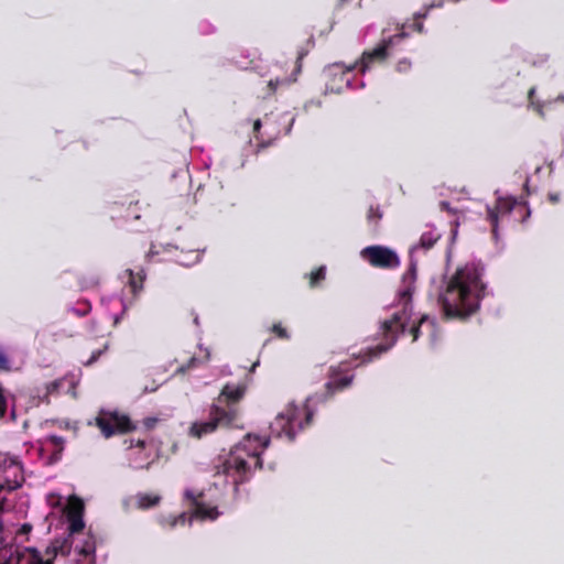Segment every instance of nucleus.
Masks as SVG:
<instances>
[{"label": "nucleus", "mask_w": 564, "mask_h": 564, "mask_svg": "<svg viewBox=\"0 0 564 564\" xmlns=\"http://www.w3.org/2000/svg\"><path fill=\"white\" fill-rule=\"evenodd\" d=\"M534 94V89L531 88L530 91H529V95L532 96Z\"/></svg>", "instance_id": "obj_46"}, {"label": "nucleus", "mask_w": 564, "mask_h": 564, "mask_svg": "<svg viewBox=\"0 0 564 564\" xmlns=\"http://www.w3.org/2000/svg\"><path fill=\"white\" fill-rule=\"evenodd\" d=\"M160 501L159 496L143 494L138 497V505L141 509L154 507Z\"/></svg>", "instance_id": "obj_20"}, {"label": "nucleus", "mask_w": 564, "mask_h": 564, "mask_svg": "<svg viewBox=\"0 0 564 564\" xmlns=\"http://www.w3.org/2000/svg\"><path fill=\"white\" fill-rule=\"evenodd\" d=\"M67 521H68V531H69L68 536H70V538L73 534L80 532L85 527L83 517L68 518Z\"/></svg>", "instance_id": "obj_21"}, {"label": "nucleus", "mask_w": 564, "mask_h": 564, "mask_svg": "<svg viewBox=\"0 0 564 564\" xmlns=\"http://www.w3.org/2000/svg\"><path fill=\"white\" fill-rule=\"evenodd\" d=\"M33 527L31 523H23L18 531V535H29L32 531Z\"/></svg>", "instance_id": "obj_32"}, {"label": "nucleus", "mask_w": 564, "mask_h": 564, "mask_svg": "<svg viewBox=\"0 0 564 564\" xmlns=\"http://www.w3.org/2000/svg\"><path fill=\"white\" fill-rule=\"evenodd\" d=\"M203 490L187 488L183 492V500L191 510V516L198 520L215 521L219 518L220 512L216 505L207 503Z\"/></svg>", "instance_id": "obj_6"}, {"label": "nucleus", "mask_w": 564, "mask_h": 564, "mask_svg": "<svg viewBox=\"0 0 564 564\" xmlns=\"http://www.w3.org/2000/svg\"><path fill=\"white\" fill-rule=\"evenodd\" d=\"M124 274L128 278V286L130 288L133 296H137L143 290V283L145 281V272L143 269L139 271H133L132 269H127Z\"/></svg>", "instance_id": "obj_15"}, {"label": "nucleus", "mask_w": 564, "mask_h": 564, "mask_svg": "<svg viewBox=\"0 0 564 564\" xmlns=\"http://www.w3.org/2000/svg\"><path fill=\"white\" fill-rule=\"evenodd\" d=\"M7 411H8V402H7V398L4 395V390L1 387L0 388V419H3L6 416Z\"/></svg>", "instance_id": "obj_27"}, {"label": "nucleus", "mask_w": 564, "mask_h": 564, "mask_svg": "<svg viewBox=\"0 0 564 564\" xmlns=\"http://www.w3.org/2000/svg\"><path fill=\"white\" fill-rule=\"evenodd\" d=\"M29 552L31 553L32 558H33V563L32 564H54V558L55 557L47 556V558L44 561L42 558V556H41L40 551L37 549H35V547H30Z\"/></svg>", "instance_id": "obj_23"}, {"label": "nucleus", "mask_w": 564, "mask_h": 564, "mask_svg": "<svg viewBox=\"0 0 564 564\" xmlns=\"http://www.w3.org/2000/svg\"><path fill=\"white\" fill-rule=\"evenodd\" d=\"M96 425L107 438L115 434H123L135 430V425L130 417L118 412L101 411L96 417Z\"/></svg>", "instance_id": "obj_7"}, {"label": "nucleus", "mask_w": 564, "mask_h": 564, "mask_svg": "<svg viewBox=\"0 0 564 564\" xmlns=\"http://www.w3.org/2000/svg\"><path fill=\"white\" fill-rule=\"evenodd\" d=\"M415 282L416 263L411 261L409 268L402 275L401 286L397 295V305L400 306L401 310L394 312L390 318L381 323L380 330L383 343L367 349L362 355L361 364L369 362L391 349L397 343L399 335L405 332L413 313L412 295L415 291Z\"/></svg>", "instance_id": "obj_2"}, {"label": "nucleus", "mask_w": 564, "mask_h": 564, "mask_svg": "<svg viewBox=\"0 0 564 564\" xmlns=\"http://www.w3.org/2000/svg\"><path fill=\"white\" fill-rule=\"evenodd\" d=\"M261 128V121L258 119L253 122V132L256 133V138L258 139L257 133L259 132Z\"/></svg>", "instance_id": "obj_39"}, {"label": "nucleus", "mask_w": 564, "mask_h": 564, "mask_svg": "<svg viewBox=\"0 0 564 564\" xmlns=\"http://www.w3.org/2000/svg\"><path fill=\"white\" fill-rule=\"evenodd\" d=\"M415 28H416V30H417L419 32H422V30H423V24H422V22H416V23H415Z\"/></svg>", "instance_id": "obj_42"}, {"label": "nucleus", "mask_w": 564, "mask_h": 564, "mask_svg": "<svg viewBox=\"0 0 564 564\" xmlns=\"http://www.w3.org/2000/svg\"><path fill=\"white\" fill-rule=\"evenodd\" d=\"M107 349L108 345L105 344L102 348L93 351L90 357L86 361H83V365L86 367L94 365Z\"/></svg>", "instance_id": "obj_25"}, {"label": "nucleus", "mask_w": 564, "mask_h": 564, "mask_svg": "<svg viewBox=\"0 0 564 564\" xmlns=\"http://www.w3.org/2000/svg\"><path fill=\"white\" fill-rule=\"evenodd\" d=\"M424 324H427L431 328V332L434 330L435 328V321L434 319H431L429 317V315L426 314H423L419 321L416 323H414L411 328H410V334L412 335V340L415 341L419 339L420 337V334H421V327L424 325Z\"/></svg>", "instance_id": "obj_17"}, {"label": "nucleus", "mask_w": 564, "mask_h": 564, "mask_svg": "<svg viewBox=\"0 0 564 564\" xmlns=\"http://www.w3.org/2000/svg\"><path fill=\"white\" fill-rule=\"evenodd\" d=\"M382 212L380 207L377 206H370L367 213V221L368 226L371 228L372 231H378L380 220L382 219Z\"/></svg>", "instance_id": "obj_18"}, {"label": "nucleus", "mask_w": 564, "mask_h": 564, "mask_svg": "<svg viewBox=\"0 0 564 564\" xmlns=\"http://www.w3.org/2000/svg\"><path fill=\"white\" fill-rule=\"evenodd\" d=\"M409 67H410V63H409L408 61H400V62L398 63V66H397V68H398V70H399V72L405 70V69H408Z\"/></svg>", "instance_id": "obj_36"}, {"label": "nucleus", "mask_w": 564, "mask_h": 564, "mask_svg": "<svg viewBox=\"0 0 564 564\" xmlns=\"http://www.w3.org/2000/svg\"><path fill=\"white\" fill-rule=\"evenodd\" d=\"M405 36L404 32H401L392 37H389L388 40H383L377 47H375L371 51H366L362 53L360 63H359V70L365 74L373 63H382L384 62L389 56V47L391 46L394 39H403Z\"/></svg>", "instance_id": "obj_9"}, {"label": "nucleus", "mask_w": 564, "mask_h": 564, "mask_svg": "<svg viewBox=\"0 0 564 564\" xmlns=\"http://www.w3.org/2000/svg\"><path fill=\"white\" fill-rule=\"evenodd\" d=\"M133 446H137V447H140V448H143L145 446V441L143 440H137L135 443L133 440L130 441V445L128 446L129 448L133 447Z\"/></svg>", "instance_id": "obj_35"}, {"label": "nucleus", "mask_w": 564, "mask_h": 564, "mask_svg": "<svg viewBox=\"0 0 564 564\" xmlns=\"http://www.w3.org/2000/svg\"><path fill=\"white\" fill-rule=\"evenodd\" d=\"M83 313H78L79 315H86L90 311V304L86 303V308L82 307Z\"/></svg>", "instance_id": "obj_41"}, {"label": "nucleus", "mask_w": 564, "mask_h": 564, "mask_svg": "<svg viewBox=\"0 0 564 564\" xmlns=\"http://www.w3.org/2000/svg\"><path fill=\"white\" fill-rule=\"evenodd\" d=\"M83 313H78L79 315H86L90 311V304L86 303V308L82 307Z\"/></svg>", "instance_id": "obj_40"}, {"label": "nucleus", "mask_w": 564, "mask_h": 564, "mask_svg": "<svg viewBox=\"0 0 564 564\" xmlns=\"http://www.w3.org/2000/svg\"><path fill=\"white\" fill-rule=\"evenodd\" d=\"M547 199L552 203V204H556L561 200V195L560 193H549L547 194Z\"/></svg>", "instance_id": "obj_34"}, {"label": "nucleus", "mask_w": 564, "mask_h": 564, "mask_svg": "<svg viewBox=\"0 0 564 564\" xmlns=\"http://www.w3.org/2000/svg\"><path fill=\"white\" fill-rule=\"evenodd\" d=\"M0 564H20V557L13 553H11L8 557L0 554Z\"/></svg>", "instance_id": "obj_29"}, {"label": "nucleus", "mask_w": 564, "mask_h": 564, "mask_svg": "<svg viewBox=\"0 0 564 564\" xmlns=\"http://www.w3.org/2000/svg\"><path fill=\"white\" fill-rule=\"evenodd\" d=\"M360 256L373 268L390 270L400 265V258L397 252L386 246H368L361 250Z\"/></svg>", "instance_id": "obj_8"}, {"label": "nucleus", "mask_w": 564, "mask_h": 564, "mask_svg": "<svg viewBox=\"0 0 564 564\" xmlns=\"http://www.w3.org/2000/svg\"><path fill=\"white\" fill-rule=\"evenodd\" d=\"M72 538L54 539L45 550L46 556L56 557L57 555L68 556L72 552Z\"/></svg>", "instance_id": "obj_13"}, {"label": "nucleus", "mask_w": 564, "mask_h": 564, "mask_svg": "<svg viewBox=\"0 0 564 564\" xmlns=\"http://www.w3.org/2000/svg\"><path fill=\"white\" fill-rule=\"evenodd\" d=\"M358 65V62L354 63L352 65H350L349 67H347V72L350 73L351 70H354Z\"/></svg>", "instance_id": "obj_43"}, {"label": "nucleus", "mask_w": 564, "mask_h": 564, "mask_svg": "<svg viewBox=\"0 0 564 564\" xmlns=\"http://www.w3.org/2000/svg\"><path fill=\"white\" fill-rule=\"evenodd\" d=\"M187 521V516L185 512H182L177 516H167V517H162L160 519V524L163 527V528H169V529H173L175 528L177 524H182L184 525Z\"/></svg>", "instance_id": "obj_19"}, {"label": "nucleus", "mask_w": 564, "mask_h": 564, "mask_svg": "<svg viewBox=\"0 0 564 564\" xmlns=\"http://www.w3.org/2000/svg\"><path fill=\"white\" fill-rule=\"evenodd\" d=\"M10 370H11L10 359L4 351L0 350V371L8 372Z\"/></svg>", "instance_id": "obj_28"}, {"label": "nucleus", "mask_w": 564, "mask_h": 564, "mask_svg": "<svg viewBox=\"0 0 564 564\" xmlns=\"http://www.w3.org/2000/svg\"><path fill=\"white\" fill-rule=\"evenodd\" d=\"M280 85V80L279 79H275V80H270L268 86L269 88L271 89L272 93L275 91L276 87Z\"/></svg>", "instance_id": "obj_37"}, {"label": "nucleus", "mask_w": 564, "mask_h": 564, "mask_svg": "<svg viewBox=\"0 0 564 564\" xmlns=\"http://www.w3.org/2000/svg\"><path fill=\"white\" fill-rule=\"evenodd\" d=\"M516 203L513 198L500 197L494 207H487V219L491 225V232L495 238L498 237L499 218L509 215L516 207Z\"/></svg>", "instance_id": "obj_11"}, {"label": "nucleus", "mask_w": 564, "mask_h": 564, "mask_svg": "<svg viewBox=\"0 0 564 564\" xmlns=\"http://www.w3.org/2000/svg\"><path fill=\"white\" fill-rule=\"evenodd\" d=\"M346 372L347 369H343V365L329 367L328 381L325 383V399L350 387L354 376Z\"/></svg>", "instance_id": "obj_10"}, {"label": "nucleus", "mask_w": 564, "mask_h": 564, "mask_svg": "<svg viewBox=\"0 0 564 564\" xmlns=\"http://www.w3.org/2000/svg\"><path fill=\"white\" fill-rule=\"evenodd\" d=\"M155 422H156V419L148 417L144 420V425L147 426V429H152L154 426Z\"/></svg>", "instance_id": "obj_38"}, {"label": "nucleus", "mask_w": 564, "mask_h": 564, "mask_svg": "<svg viewBox=\"0 0 564 564\" xmlns=\"http://www.w3.org/2000/svg\"><path fill=\"white\" fill-rule=\"evenodd\" d=\"M95 552V544L91 542H85V544L78 550V553L84 556H88Z\"/></svg>", "instance_id": "obj_30"}, {"label": "nucleus", "mask_w": 564, "mask_h": 564, "mask_svg": "<svg viewBox=\"0 0 564 564\" xmlns=\"http://www.w3.org/2000/svg\"><path fill=\"white\" fill-rule=\"evenodd\" d=\"M199 360L196 357H192L186 364L180 366L176 370L178 373H185L188 370L196 368Z\"/></svg>", "instance_id": "obj_26"}, {"label": "nucleus", "mask_w": 564, "mask_h": 564, "mask_svg": "<svg viewBox=\"0 0 564 564\" xmlns=\"http://www.w3.org/2000/svg\"><path fill=\"white\" fill-rule=\"evenodd\" d=\"M269 445L270 437L246 434L216 466L217 473L230 478L238 490L239 485L249 481L254 471L262 468L261 455Z\"/></svg>", "instance_id": "obj_3"}, {"label": "nucleus", "mask_w": 564, "mask_h": 564, "mask_svg": "<svg viewBox=\"0 0 564 564\" xmlns=\"http://www.w3.org/2000/svg\"><path fill=\"white\" fill-rule=\"evenodd\" d=\"M84 509L85 506L83 500L77 496H70L64 509V513L67 519L84 517Z\"/></svg>", "instance_id": "obj_16"}, {"label": "nucleus", "mask_w": 564, "mask_h": 564, "mask_svg": "<svg viewBox=\"0 0 564 564\" xmlns=\"http://www.w3.org/2000/svg\"><path fill=\"white\" fill-rule=\"evenodd\" d=\"M323 280H325V268L324 267L317 268L310 273V285L312 288L318 285Z\"/></svg>", "instance_id": "obj_22"}, {"label": "nucleus", "mask_w": 564, "mask_h": 564, "mask_svg": "<svg viewBox=\"0 0 564 564\" xmlns=\"http://www.w3.org/2000/svg\"><path fill=\"white\" fill-rule=\"evenodd\" d=\"M307 55V51L301 50L297 53L295 73H300L302 68V61Z\"/></svg>", "instance_id": "obj_31"}, {"label": "nucleus", "mask_w": 564, "mask_h": 564, "mask_svg": "<svg viewBox=\"0 0 564 564\" xmlns=\"http://www.w3.org/2000/svg\"><path fill=\"white\" fill-rule=\"evenodd\" d=\"M441 206H442L443 209H448L449 208V204L446 203V202H442Z\"/></svg>", "instance_id": "obj_44"}, {"label": "nucleus", "mask_w": 564, "mask_h": 564, "mask_svg": "<svg viewBox=\"0 0 564 564\" xmlns=\"http://www.w3.org/2000/svg\"><path fill=\"white\" fill-rule=\"evenodd\" d=\"M108 209L112 219L123 218L124 220H138L141 217L139 203L137 200H129L128 203L113 202L109 205Z\"/></svg>", "instance_id": "obj_12"}, {"label": "nucleus", "mask_w": 564, "mask_h": 564, "mask_svg": "<svg viewBox=\"0 0 564 564\" xmlns=\"http://www.w3.org/2000/svg\"><path fill=\"white\" fill-rule=\"evenodd\" d=\"M50 442H51L55 447H59L61 449L63 448L64 438H63L62 436L52 435V436H50Z\"/></svg>", "instance_id": "obj_33"}, {"label": "nucleus", "mask_w": 564, "mask_h": 564, "mask_svg": "<svg viewBox=\"0 0 564 564\" xmlns=\"http://www.w3.org/2000/svg\"><path fill=\"white\" fill-rule=\"evenodd\" d=\"M441 239V234L435 227L426 226V230L421 234L419 245L411 248V253L419 248L430 250Z\"/></svg>", "instance_id": "obj_14"}, {"label": "nucleus", "mask_w": 564, "mask_h": 564, "mask_svg": "<svg viewBox=\"0 0 564 564\" xmlns=\"http://www.w3.org/2000/svg\"><path fill=\"white\" fill-rule=\"evenodd\" d=\"M271 332L278 337L279 339L288 340L290 338V335L284 328L281 323L273 324L271 327Z\"/></svg>", "instance_id": "obj_24"}, {"label": "nucleus", "mask_w": 564, "mask_h": 564, "mask_svg": "<svg viewBox=\"0 0 564 564\" xmlns=\"http://www.w3.org/2000/svg\"><path fill=\"white\" fill-rule=\"evenodd\" d=\"M21 486V484L19 482H15L14 486H9L10 489H15V488H19Z\"/></svg>", "instance_id": "obj_45"}, {"label": "nucleus", "mask_w": 564, "mask_h": 564, "mask_svg": "<svg viewBox=\"0 0 564 564\" xmlns=\"http://www.w3.org/2000/svg\"><path fill=\"white\" fill-rule=\"evenodd\" d=\"M314 412L308 404L295 405L289 404L286 409L276 415L270 429L278 437L285 436L290 442L294 441L297 431L310 426Z\"/></svg>", "instance_id": "obj_5"}, {"label": "nucleus", "mask_w": 564, "mask_h": 564, "mask_svg": "<svg viewBox=\"0 0 564 564\" xmlns=\"http://www.w3.org/2000/svg\"><path fill=\"white\" fill-rule=\"evenodd\" d=\"M247 391L245 383H226L215 403L210 406L208 420L195 422L189 429V434L202 438L216 432L218 429L238 427L239 403Z\"/></svg>", "instance_id": "obj_4"}, {"label": "nucleus", "mask_w": 564, "mask_h": 564, "mask_svg": "<svg viewBox=\"0 0 564 564\" xmlns=\"http://www.w3.org/2000/svg\"><path fill=\"white\" fill-rule=\"evenodd\" d=\"M482 275L484 267L475 262L456 269L440 296L446 318L465 321L478 312L487 289Z\"/></svg>", "instance_id": "obj_1"}, {"label": "nucleus", "mask_w": 564, "mask_h": 564, "mask_svg": "<svg viewBox=\"0 0 564 564\" xmlns=\"http://www.w3.org/2000/svg\"><path fill=\"white\" fill-rule=\"evenodd\" d=\"M3 530V525H2V522L0 521V533L2 532Z\"/></svg>", "instance_id": "obj_47"}]
</instances>
